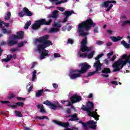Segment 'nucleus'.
<instances>
[{
	"instance_id": "nucleus-25",
	"label": "nucleus",
	"mask_w": 130,
	"mask_h": 130,
	"mask_svg": "<svg viewBox=\"0 0 130 130\" xmlns=\"http://www.w3.org/2000/svg\"><path fill=\"white\" fill-rule=\"evenodd\" d=\"M13 58V55L12 54H9L7 55V58L3 59V61H5V62H8L10 61Z\"/></svg>"
},
{
	"instance_id": "nucleus-28",
	"label": "nucleus",
	"mask_w": 130,
	"mask_h": 130,
	"mask_svg": "<svg viewBox=\"0 0 130 130\" xmlns=\"http://www.w3.org/2000/svg\"><path fill=\"white\" fill-rule=\"evenodd\" d=\"M81 46H84L86 44H88L87 37H85L84 39H82V40L81 42Z\"/></svg>"
},
{
	"instance_id": "nucleus-22",
	"label": "nucleus",
	"mask_w": 130,
	"mask_h": 130,
	"mask_svg": "<svg viewBox=\"0 0 130 130\" xmlns=\"http://www.w3.org/2000/svg\"><path fill=\"white\" fill-rule=\"evenodd\" d=\"M2 32L3 34H7V35H9V34H12V30H11V28L9 29H6V28H2Z\"/></svg>"
},
{
	"instance_id": "nucleus-61",
	"label": "nucleus",
	"mask_w": 130,
	"mask_h": 130,
	"mask_svg": "<svg viewBox=\"0 0 130 130\" xmlns=\"http://www.w3.org/2000/svg\"><path fill=\"white\" fill-rule=\"evenodd\" d=\"M66 111H67V113H68L69 114H71L72 112L70 109H67Z\"/></svg>"
},
{
	"instance_id": "nucleus-30",
	"label": "nucleus",
	"mask_w": 130,
	"mask_h": 130,
	"mask_svg": "<svg viewBox=\"0 0 130 130\" xmlns=\"http://www.w3.org/2000/svg\"><path fill=\"white\" fill-rule=\"evenodd\" d=\"M12 16V14L11 13V12H8L5 15L4 19L5 20H9V19H11V16Z\"/></svg>"
},
{
	"instance_id": "nucleus-4",
	"label": "nucleus",
	"mask_w": 130,
	"mask_h": 130,
	"mask_svg": "<svg viewBox=\"0 0 130 130\" xmlns=\"http://www.w3.org/2000/svg\"><path fill=\"white\" fill-rule=\"evenodd\" d=\"M81 109L83 110V111H86L88 116L93 117L94 118L95 120H99L100 116L98 115V113L96 112H91V111H93L94 109V103H93V102L88 101L86 103V107L85 105H82Z\"/></svg>"
},
{
	"instance_id": "nucleus-56",
	"label": "nucleus",
	"mask_w": 130,
	"mask_h": 130,
	"mask_svg": "<svg viewBox=\"0 0 130 130\" xmlns=\"http://www.w3.org/2000/svg\"><path fill=\"white\" fill-rule=\"evenodd\" d=\"M104 61L106 63V64H107V66H108V64H109V60L107 59H106L104 60Z\"/></svg>"
},
{
	"instance_id": "nucleus-45",
	"label": "nucleus",
	"mask_w": 130,
	"mask_h": 130,
	"mask_svg": "<svg viewBox=\"0 0 130 130\" xmlns=\"http://www.w3.org/2000/svg\"><path fill=\"white\" fill-rule=\"evenodd\" d=\"M67 43L68 44H74V40L71 39H68Z\"/></svg>"
},
{
	"instance_id": "nucleus-48",
	"label": "nucleus",
	"mask_w": 130,
	"mask_h": 130,
	"mask_svg": "<svg viewBox=\"0 0 130 130\" xmlns=\"http://www.w3.org/2000/svg\"><path fill=\"white\" fill-rule=\"evenodd\" d=\"M104 44V42L103 41H96V44H98V45H102V44Z\"/></svg>"
},
{
	"instance_id": "nucleus-33",
	"label": "nucleus",
	"mask_w": 130,
	"mask_h": 130,
	"mask_svg": "<svg viewBox=\"0 0 130 130\" xmlns=\"http://www.w3.org/2000/svg\"><path fill=\"white\" fill-rule=\"evenodd\" d=\"M71 118L72 119H73V121L79 120V118H78L77 113H75L74 114L71 115Z\"/></svg>"
},
{
	"instance_id": "nucleus-15",
	"label": "nucleus",
	"mask_w": 130,
	"mask_h": 130,
	"mask_svg": "<svg viewBox=\"0 0 130 130\" xmlns=\"http://www.w3.org/2000/svg\"><path fill=\"white\" fill-rule=\"evenodd\" d=\"M48 19H54V20H55L57 18H58V11L55 10L52 12V15H48L47 16Z\"/></svg>"
},
{
	"instance_id": "nucleus-31",
	"label": "nucleus",
	"mask_w": 130,
	"mask_h": 130,
	"mask_svg": "<svg viewBox=\"0 0 130 130\" xmlns=\"http://www.w3.org/2000/svg\"><path fill=\"white\" fill-rule=\"evenodd\" d=\"M35 119H47L48 120H49V118H48V116H43L42 117H39V116H37L35 117Z\"/></svg>"
},
{
	"instance_id": "nucleus-10",
	"label": "nucleus",
	"mask_w": 130,
	"mask_h": 130,
	"mask_svg": "<svg viewBox=\"0 0 130 130\" xmlns=\"http://www.w3.org/2000/svg\"><path fill=\"white\" fill-rule=\"evenodd\" d=\"M52 121L55 123V124H57L58 125H60V126H62L63 127H69L70 126V123H69V122H63L58 121L56 120H52Z\"/></svg>"
},
{
	"instance_id": "nucleus-49",
	"label": "nucleus",
	"mask_w": 130,
	"mask_h": 130,
	"mask_svg": "<svg viewBox=\"0 0 130 130\" xmlns=\"http://www.w3.org/2000/svg\"><path fill=\"white\" fill-rule=\"evenodd\" d=\"M57 10H59V11H60V12H64V8L63 7H57Z\"/></svg>"
},
{
	"instance_id": "nucleus-19",
	"label": "nucleus",
	"mask_w": 130,
	"mask_h": 130,
	"mask_svg": "<svg viewBox=\"0 0 130 130\" xmlns=\"http://www.w3.org/2000/svg\"><path fill=\"white\" fill-rule=\"evenodd\" d=\"M110 38H111V40H112V41H113V42H117V41H119V40H121V39H122V38H123V37L112 36V37H110Z\"/></svg>"
},
{
	"instance_id": "nucleus-6",
	"label": "nucleus",
	"mask_w": 130,
	"mask_h": 130,
	"mask_svg": "<svg viewBox=\"0 0 130 130\" xmlns=\"http://www.w3.org/2000/svg\"><path fill=\"white\" fill-rule=\"evenodd\" d=\"M78 123H81L83 130H89V128L91 129H96L97 128V122H95L94 120H89L86 122H84L82 121H79Z\"/></svg>"
},
{
	"instance_id": "nucleus-50",
	"label": "nucleus",
	"mask_w": 130,
	"mask_h": 130,
	"mask_svg": "<svg viewBox=\"0 0 130 130\" xmlns=\"http://www.w3.org/2000/svg\"><path fill=\"white\" fill-rule=\"evenodd\" d=\"M126 24H128L127 22V20H126L125 21H123L122 24H121V26L122 27H124V26H125V25H126Z\"/></svg>"
},
{
	"instance_id": "nucleus-38",
	"label": "nucleus",
	"mask_w": 130,
	"mask_h": 130,
	"mask_svg": "<svg viewBox=\"0 0 130 130\" xmlns=\"http://www.w3.org/2000/svg\"><path fill=\"white\" fill-rule=\"evenodd\" d=\"M94 53L95 51L90 52L89 54L87 55L88 58H93V56H94Z\"/></svg>"
},
{
	"instance_id": "nucleus-60",
	"label": "nucleus",
	"mask_w": 130,
	"mask_h": 130,
	"mask_svg": "<svg viewBox=\"0 0 130 130\" xmlns=\"http://www.w3.org/2000/svg\"><path fill=\"white\" fill-rule=\"evenodd\" d=\"M113 55V51H111L110 53H108L107 54L108 56H111V55Z\"/></svg>"
},
{
	"instance_id": "nucleus-41",
	"label": "nucleus",
	"mask_w": 130,
	"mask_h": 130,
	"mask_svg": "<svg viewBox=\"0 0 130 130\" xmlns=\"http://www.w3.org/2000/svg\"><path fill=\"white\" fill-rule=\"evenodd\" d=\"M1 103L2 104H8L7 106H9V107H11V106H12V105H11L10 103V102L8 101H2Z\"/></svg>"
},
{
	"instance_id": "nucleus-44",
	"label": "nucleus",
	"mask_w": 130,
	"mask_h": 130,
	"mask_svg": "<svg viewBox=\"0 0 130 130\" xmlns=\"http://www.w3.org/2000/svg\"><path fill=\"white\" fill-rule=\"evenodd\" d=\"M23 46H24V42H21L18 44L17 48H20L21 47H23Z\"/></svg>"
},
{
	"instance_id": "nucleus-9",
	"label": "nucleus",
	"mask_w": 130,
	"mask_h": 130,
	"mask_svg": "<svg viewBox=\"0 0 130 130\" xmlns=\"http://www.w3.org/2000/svg\"><path fill=\"white\" fill-rule=\"evenodd\" d=\"M100 58L98 56L95 58V62L93 64V67L96 69V71H101L102 70V68L101 67H102V63L100 62V60H99Z\"/></svg>"
},
{
	"instance_id": "nucleus-5",
	"label": "nucleus",
	"mask_w": 130,
	"mask_h": 130,
	"mask_svg": "<svg viewBox=\"0 0 130 130\" xmlns=\"http://www.w3.org/2000/svg\"><path fill=\"white\" fill-rule=\"evenodd\" d=\"M51 22H52V19H50L48 21H47L46 19L42 18L36 21L35 23L31 25V28L33 30H38V29H40L41 26L43 25L47 26L50 25Z\"/></svg>"
},
{
	"instance_id": "nucleus-34",
	"label": "nucleus",
	"mask_w": 130,
	"mask_h": 130,
	"mask_svg": "<svg viewBox=\"0 0 130 130\" xmlns=\"http://www.w3.org/2000/svg\"><path fill=\"white\" fill-rule=\"evenodd\" d=\"M66 103H68L67 105H65L66 106H72V103H71V102L69 101H63V100L61 101V103H62V104L64 105Z\"/></svg>"
},
{
	"instance_id": "nucleus-63",
	"label": "nucleus",
	"mask_w": 130,
	"mask_h": 130,
	"mask_svg": "<svg viewBox=\"0 0 130 130\" xmlns=\"http://www.w3.org/2000/svg\"><path fill=\"white\" fill-rule=\"evenodd\" d=\"M36 63H36V62H34L30 69H34V68H35V65L36 64Z\"/></svg>"
},
{
	"instance_id": "nucleus-24",
	"label": "nucleus",
	"mask_w": 130,
	"mask_h": 130,
	"mask_svg": "<svg viewBox=\"0 0 130 130\" xmlns=\"http://www.w3.org/2000/svg\"><path fill=\"white\" fill-rule=\"evenodd\" d=\"M102 73L103 74H111V70H110V69L108 68H104L102 70Z\"/></svg>"
},
{
	"instance_id": "nucleus-7",
	"label": "nucleus",
	"mask_w": 130,
	"mask_h": 130,
	"mask_svg": "<svg viewBox=\"0 0 130 130\" xmlns=\"http://www.w3.org/2000/svg\"><path fill=\"white\" fill-rule=\"evenodd\" d=\"M23 12H18V15L21 18H22L24 16H25L26 17H32V16H33V13H32L27 7L23 8Z\"/></svg>"
},
{
	"instance_id": "nucleus-17",
	"label": "nucleus",
	"mask_w": 130,
	"mask_h": 130,
	"mask_svg": "<svg viewBox=\"0 0 130 130\" xmlns=\"http://www.w3.org/2000/svg\"><path fill=\"white\" fill-rule=\"evenodd\" d=\"M51 3H53L55 2V5L56 6H58V5H61V4H64V3H68V0H50Z\"/></svg>"
},
{
	"instance_id": "nucleus-55",
	"label": "nucleus",
	"mask_w": 130,
	"mask_h": 130,
	"mask_svg": "<svg viewBox=\"0 0 130 130\" xmlns=\"http://www.w3.org/2000/svg\"><path fill=\"white\" fill-rule=\"evenodd\" d=\"M53 87L55 88V89H57V88H58V85L56 83H53Z\"/></svg>"
},
{
	"instance_id": "nucleus-59",
	"label": "nucleus",
	"mask_w": 130,
	"mask_h": 130,
	"mask_svg": "<svg viewBox=\"0 0 130 130\" xmlns=\"http://www.w3.org/2000/svg\"><path fill=\"white\" fill-rule=\"evenodd\" d=\"M16 99H17V100H20V101L22 100H25V99L21 97H17Z\"/></svg>"
},
{
	"instance_id": "nucleus-53",
	"label": "nucleus",
	"mask_w": 130,
	"mask_h": 130,
	"mask_svg": "<svg viewBox=\"0 0 130 130\" xmlns=\"http://www.w3.org/2000/svg\"><path fill=\"white\" fill-rule=\"evenodd\" d=\"M94 28L93 29L94 33H98V27L95 26Z\"/></svg>"
},
{
	"instance_id": "nucleus-47",
	"label": "nucleus",
	"mask_w": 130,
	"mask_h": 130,
	"mask_svg": "<svg viewBox=\"0 0 130 130\" xmlns=\"http://www.w3.org/2000/svg\"><path fill=\"white\" fill-rule=\"evenodd\" d=\"M113 7V5L111 4L107 9V10H106V12H109V11H110V10H111V8H112Z\"/></svg>"
},
{
	"instance_id": "nucleus-3",
	"label": "nucleus",
	"mask_w": 130,
	"mask_h": 130,
	"mask_svg": "<svg viewBox=\"0 0 130 130\" xmlns=\"http://www.w3.org/2000/svg\"><path fill=\"white\" fill-rule=\"evenodd\" d=\"M48 38H49V36L45 35L36 40L37 42L42 43L37 45V49L38 51H41L42 50H46L45 48H47L53 44L50 40H48Z\"/></svg>"
},
{
	"instance_id": "nucleus-2",
	"label": "nucleus",
	"mask_w": 130,
	"mask_h": 130,
	"mask_svg": "<svg viewBox=\"0 0 130 130\" xmlns=\"http://www.w3.org/2000/svg\"><path fill=\"white\" fill-rule=\"evenodd\" d=\"M80 70H72L70 72V78L71 80H75L78 78H81L82 75H84L88 70L91 69V66L87 63H80Z\"/></svg>"
},
{
	"instance_id": "nucleus-12",
	"label": "nucleus",
	"mask_w": 130,
	"mask_h": 130,
	"mask_svg": "<svg viewBox=\"0 0 130 130\" xmlns=\"http://www.w3.org/2000/svg\"><path fill=\"white\" fill-rule=\"evenodd\" d=\"M39 52H42V54L40 56V59L42 60L45 58V56H50V55L48 54L49 51L47 50H41V51H39Z\"/></svg>"
},
{
	"instance_id": "nucleus-36",
	"label": "nucleus",
	"mask_w": 130,
	"mask_h": 130,
	"mask_svg": "<svg viewBox=\"0 0 130 130\" xmlns=\"http://www.w3.org/2000/svg\"><path fill=\"white\" fill-rule=\"evenodd\" d=\"M14 113L18 117H23V115L22 113L19 111H15Z\"/></svg>"
},
{
	"instance_id": "nucleus-52",
	"label": "nucleus",
	"mask_w": 130,
	"mask_h": 130,
	"mask_svg": "<svg viewBox=\"0 0 130 130\" xmlns=\"http://www.w3.org/2000/svg\"><path fill=\"white\" fill-rule=\"evenodd\" d=\"M116 59V55H114L112 58H111L110 61H114L115 59Z\"/></svg>"
},
{
	"instance_id": "nucleus-43",
	"label": "nucleus",
	"mask_w": 130,
	"mask_h": 130,
	"mask_svg": "<svg viewBox=\"0 0 130 130\" xmlns=\"http://www.w3.org/2000/svg\"><path fill=\"white\" fill-rule=\"evenodd\" d=\"M19 48L18 47L15 48H12L10 50L11 52H16V51H19Z\"/></svg>"
},
{
	"instance_id": "nucleus-21",
	"label": "nucleus",
	"mask_w": 130,
	"mask_h": 130,
	"mask_svg": "<svg viewBox=\"0 0 130 130\" xmlns=\"http://www.w3.org/2000/svg\"><path fill=\"white\" fill-rule=\"evenodd\" d=\"M37 108H38V109H40V112H42V113H46V111H45V110L44 109V107L43 106V105H37Z\"/></svg>"
},
{
	"instance_id": "nucleus-11",
	"label": "nucleus",
	"mask_w": 130,
	"mask_h": 130,
	"mask_svg": "<svg viewBox=\"0 0 130 130\" xmlns=\"http://www.w3.org/2000/svg\"><path fill=\"white\" fill-rule=\"evenodd\" d=\"M72 103H77L82 100V97L77 94H73L70 98Z\"/></svg>"
},
{
	"instance_id": "nucleus-64",
	"label": "nucleus",
	"mask_w": 130,
	"mask_h": 130,
	"mask_svg": "<svg viewBox=\"0 0 130 130\" xmlns=\"http://www.w3.org/2000/svg\"><path fill=\"white\" fill-rule=\"evenodd\" d=\"M92 97H93V94L92 93H90L88 96V98H89V99H91Z\"/></svg>"
},
{
	"instance_id": "nucleus-54",
	"label": "nucleus",
	"mask_w": 130,
	"mask_h": 130,
	"mask_svg": "<svg viewBox=\"0 0 130 130\" xmlns=\"http://www.w3.org/2000/svg\"><path fill=\"white\" fill-rule=\"evenodd\" d=\"M12 37L14 40L15 39H19V37H18V35H13Z\"/></svg>"
},
{
	"instance_id": "nucleus-14",
	"label": "nucleus",
	"mask_w": 130,
	"mask_h": 130,
	"mask_svg": "<svg viewBox=\"0 0 130 130\" xmlns=\"http://www.w3.org/2000/svg\"><path fill=\"white\" fill-rule=\"evenodd\" d=\"M109 4H116V1L114 0L105 1L103 4L101 5V8H108Z\"/></svg>"
},
{
	"instance_id": "nucleus-32",
	"label": "nucleus",
	"mask_w": 130,
	"mask_h": 130,
	"mask_svg": "<svg viewBox=\"0 0 130 130\" xmlns=\"http://www.w3.org/2000/svg\"><path fill=\"white\" fill-rule=\"evenodd\" d=\"M58 31H59L58 28H52L49 30V33H55Z\"/></svg>"
},
{
	"instance_id": "nucleus-16",
	"label": "nucleus",
	"mask_w": 130,
	"mask_h": 130,
	"mask_svg": "<svg viewBox=\"0 0 130 130\" xmlns=\"http://www.w3.org/2000/svg\"><path fill=\"white\" fill-rule=\"evenodd\" d=\"M72 14H75V12H74V11H65L64 12V15L66 16L65 18H64L63 21H62V23H66L67 22V20H68V19H69V16H71V15H72Z\"/></svg>"
},
{
	"instance_id": "nucleus-13",
	"label": "nucleus",
	"mask_w": 130,
	"mask_h": 130,
	"mask_svg": "<svg viewBox=\"0 0 130 130\" xmlns=\"http://www.w3.org/2000/svg\"><path fill=\"white\" fill-rule=\"evenodd\" d=\"M93 49V46H90L88 47L87 45L80 46V51L81 52H86L91 51Z\"/></svg>"
},
{
	"instance_id": "nucleus-37",
	"label": "nucleus",
	"mask_w": 130,
	"mask_h": 130,
	"mask_svg": "<svg viewBox=\"0 0 130 130\" xmlns=\"http://www.w3.org/2000/svg\"><path fill=\"white\" fill-rule=\"evenodd\" d=\"M120 58L121 59H127V58H129V59H130V54L128 55L127 54H123L121 56Z\"/></svg>"
},
{
	"instance_id": "nucleus-27",
	"label": "nucleus",
	"mask_w": 130,
	"mask_h": 130,
	"mask_svg": "<svg viewBox=\"0 0 130 130\" xmlns=\"http://www.w3.org/2000/svg\"><path fill=\"white\" fill-rule=\"evenodd\" d=\"M43 92H44V89H42L39 90L38 92H36V97H40V96H42Z\"/></svg>"
},
{
	"instance_id": "nucleus-20",
	"label": "nucleus",
	"mask_w": 130,
	"mask_h": 130,
	"mask_svg": "<svg viewBox=\"0 0 130 130\" xmlns=\"http://www.w3.org/2000/svg\"><path fill=\"white\" fill-rule=\"evenodd\" d=\"M7 43L9 46H13V45L18 44V41L15 40L14 39H13V40L8 41L7 42Z\"/></svg>"
},
{
	"instance_id": "nucleus-51",
	"label": "nucleus",
	"mask_w": 130,
	"mask_h": 130,
	"mask_svg": "<svg viewBox=\"0 0 130 130\" xmlns=\"http://www.w3.org/2000/svg\"><path fill=\"white\" fill-rule=\"evenodd\" d=\"M111 84H113V85H115L116 86H117V85H118V82H117V81H112L111 82Z\"/></svg>"
},
{
	"instance_id": "nucleus-8",
	"label": "nucleus",
	"mask_w": 130,
	"mask_h": 130,
	"mask_svg": "<svg viewBox=\"0 0 130 130\" xmlns=\"http://www.w3.org/2000/svg\"><path fill=\"white\" fill-rule=\"evenodd\" d=\"M43 104H45V105H47V106H50V108L53 109V110H56L57 108H62V107L60 106L59 103H57V105H55L48 100L45 101L43 103Z\"/></svg>"
},
{
	"instance_id": "nucleus-39",
	"label": "nucleus",
	"mask_w": 130,
	"mask_h": 130,
	"mask_svg": "<svg viewBox=\"0 0 130 130\" xmlns=\"http://www.w3.org/2000/svg\"><path fill=\"white\" fill-rule=\"evenodd\" d=\"M31 25V21H28L26 24L24 25V29H28L29 28V26Z\"/></svg>"
},
{
	"instance_id": "nucleus-57",
	"label": "nucleus",
	"mask_w": 130,
	"mask_h": 130,
	"mask_svg": "<svg viewBox=\"0 0 130 130\" xmlns=\"http://www.w3.org/2000/svg\"><path fill=\"white\" fill-rule=\"evenodd\" d=\"M67 25L63 26L62 28H61V30L62 31H66L67 30Z\"/></svg>"
},
{
	"instance_id": "nucleus-62",
	"label": "nucleus",
	"mask_w": 130,
	"mask_h": 130,
	"mask_svg": "<svg viewBox=\"0 0 130 130\" xmlns=\"http://www.w3.org/2000/svg\"><path fill=\"white\" fill-rule=\"evenodd\" d=\"M107 32H108V34H110V35L112 34V30L108 29V30H107Z\"/></svg>"
},
{
	"instance_id": "nucleus-1",
	"label": "nucleus",
	"mask_w": 130,
	"mask_h": 130,
	"mask_svg": "<svg viewBox=\"0 0 130 130\" xmlns=\"http://www.w3.org/2000/svg\"><path fill=\"white\" fill-rule=\"evenodd\" d=\"M96 23L93 21L91 18H88L86 20L83 21L78 25V30L81 36H87L88 34L84 31H89L91 27H95Z\"/></svg>"
},
{
	"instance_id": "nucleus-26",
	"label": "nucleus",
	"mask_w": 130,
	"mask_h": 130,
	"mask_svg": "<svg viewBox=\"0 0 130 130\" xmlns=\"http://www.w3.org/2000/svg\"><path fill=\"white\" fill-rule=\"evenodd\" d=\"M18 39H23L24 38V31H20L17 32Z\"/></svg>"
},
{
	"instance_id": "nucleus-42",
	"label": "nucleus",
	"mask_w": 130,
	"mask_h": 130,
	"mask_svg": "<svg viewBox=\"0 0 130 130\" xmlns=\"http://www.w3.org/2000/svg\"><path fill=\"white\" fill-rule=\"evenodd\" d=\"M13 98H15V95L12 93H10L7 97V99L9 100H11V99H13Z\"/></svg>"
},
{
	"instance_id": "nucleus-18",
	"label": "nucleus",
	"mask_w": 130,
	"mask_h": 130,
	"mask_svg": "<svg viewBox=\"0 0 130 130\" xmlns=\"http://www.w3.org/2000/svg\"><path fill=\"white\" fill-rule=\"evenodd\" d=\"M128 43H129V44H128ZM128 43L125 42V41H124V40H122L120 42V44L123 45V46H124V47H125V48H126V49H129V48H130V39L129 40Z\"/></svg>"
},
{
	"instance_id": "nucleus-23",
	"label": "nucleus",
	"mask_w": 130,
	"mask_h": 130,
	"mask_svg": "<svg viewBox=\"0 0 130 130\" xmlns=\"http://www.w3.org/2000/svg\"><path fill=\"white\" fill-rule=\"evenodd\" d=\"M81 51H79L77 53V56L78 57H82L83 58H85V57H87L88 55V53L86 52L83 53V54L81 53Z\"/></svg>"
},
{
	"instance_id": "nucleus-58",
	"label": "nucleus",
	"mask_w": 130,
	"mask_h": 130,
	"mask_svg": "<svg viewBox=\"0 0 130 130\" xmlns=\"http://www.w3.org/2000/svg\"><path fill=\"white\" fill-rule=\"evenodd\" d=\"M32 89H33V86H30L28 89V93H30V92H31Z\"/></svg>"
},
{
	"instance_id": "nucleus-40",
	"label": "nucleus",
	"mask_w": 130,
	"mask_h": 130,
	"mask_svg": "<svg viewBox=\"0 0 130 130\" xmlns=\"http://www.w3.org/2000/svg\"><path fill=\"white\" fill-rule=\"evenodd\" d=\"M16 105V107H18L19 106V107H23L24 106V103L23 102H17L15 103Z\"/></svg>"
},
{
	"instance_id": "nucleus-35",
	"label": "nucleus",
	"mask_w": 130,
	"mask_h": 130,
	"mask_svg": "<svg viewBox=\"0 0 130 130\" xmlns=\"http://www.w3.org/2000/svg\"><path fill=\"white\" fill-rule=\"evenodd\" d=\"M99 71H93V72H90L88 73L87 76H85V78H88V77H91V76H93V75H95V74H96V73H97V72H98Z\"/></svg>"
},
{
	"instance_id": "nucleus-29",
	"label": "nucleus",
	"mask_w": 130,
	"mask_h": 130,
	"mask_svg": "<svg viewBox=\"0 0 130 130\" xmlns=\"http://www.w3.org/2000/svg\"><path fill=\"white\" fill-rule=\"evenodd\" d=\"M53 27H54L55 28H60L61 27L60 21H58L57 23L54 22L53 24Z\"/></svg>"
},
{
	"instance_id": "nucleus-46",
	"label": "nucleus",
	"mask_w": 130,
	"mask_h": 130,
	"mask_svg": "<svg viewBox=\"0 0 130 130\" xmlns=\"http://www.w3.org/2000/svg\"><path fill=\"white\" fill-rule=\"evenodd\" d=\"M54 57H55V58H56L57 57H60V54L58 53H55L54 54Z\"/></svg>"
}]
</instances>
